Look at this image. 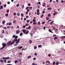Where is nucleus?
<instances>
[{"mask_svg":"<svg viewBox=\"0 0 65 65\" xmlns=\"http://www.w3.org/2000/svg\"><path fill=\"white\" fill-rule=\"evenodd\" d=\"M12 38H15L13 39L12 42H9L7 43V44L8 46H9V45H12L13 44V43H14L15 42H16V43L17 44H18V43H19L20 42V39L18 38V39H18V36H16L15 35H13Z\"/></svg>","mask_w":65,"mask_h":65,"instance_id":"f257e3e1","label":"nucleus"},{"mask_svg":"<svg viewBox=\"0 0 65 65\" xmlns=\"http://www.w3.org/2000/svg\"><path fill=\"white\" fill-rule=\"evenodd\" d=\"M2 45L3 47L1 48V50H3L4 48L6 46V44L4 43H2Z\"/></svg>","mask_w":65,"mask_h":65,"instance_id":"f03ea898","label":"nucleus"},{"mask_svg":"<svg viewBox=\"0 0 65 65\" xmlns=\"http://www.w3.org/2000/svg\"><path fill=\"white\" fill-rule=\"evenodd\" d=\"M9 57H3L1 58L0 59H9Z\"/></svg>","mask_w":65,"mask_h":65,"instance_id":"7ed1b4c3","label":"nucleus"},{"mask_svg":"<svg viewBox=\"0 0 65 65\" xmlns=\"http://www.w3.org/2000/svg\"><path fill=\"white\" fill-rule=\"evenodd\" d=\"M20 30H16V34H19L20 33Z\"/></svg>","mask_w":65,"mask_h":65,"instance_id":"20e7f679","label":"nucleus"},{"mask_svg":"<svg viewBox=\"0 0 65 65\" xmlns=\"http://www.w3.org/2000/svg\"><path fill=\"white\" fill-rule=\"evenodd\" d=\"M26 31H27V30L26 29H23L22 30V31L23 32L24 34H25Z\"/></svg>","mask_w":65,"mask_h":65,"instance_id":"39448f33","label":"nucleus"},{"mask_svg":"<svg viewBox=\"0 0 65 65\" xmlns=\"http://www.w3.org/2000/svg\"><path fill=\"white\" fill-rule=\"evenodd\" d=\"M29 32V31L28 30H27V31L25 32V34H28Z\"/></svg>","mask_w":65,"mask_h":65,"instance_id":"423d86ee","label":"nucleus"},{"mask_svg":"<svg viewBox=\"0 0 65 65\" xmlns=\"http://www.w3.org/2000/svg\"><path fill=\"white\" fill-rule=\"evenodd\" d=\"M45 5H46V4L45 3H44L42 5V6H44V7H45Z\"/></svg>","mask_w":65,"mask_h":65,"instance_id":"0eeeda50","label":"nucleus"},{"mask_svg":"<svg viewBox=\"0 0 65 65\" xmlns=\"http://www.w3.org/2000/svg\"><path fill=\"white\" fill-rule=\"evenodd\" d=\"M23 46H21V47H18V49H19V50H20L21 49V48H23Z\"/></svg>","mask_w":65,"mask_h":65,"instance_id":"6e6552de","label":"nucleus"},{"mask_svg":"<svg viewBox=\"0 0 65 65\" xmlns=\"http://www.w3.org/2000/svg\"><path fill=\"white\" fill-rule=\"evenodd\" d=\"M37 5H38V4H39L40 5H41V3H40V2H39L37 3Z\"/></svg>","mask_w":65,"mask_h":65,"instance_id":"1a4fd4ad","label":"nucleus"},{"mask_svg":"<svg viewBox=\"0 0 65 65\" xmlns=\"http://www.w3.org/2000/svg\"><path fill=\"white\" fill-rule=\"evenodd\" d=\"M3 7L2 6H0V10L2 9H3Z\"/></svg>","mask_w":65,"mask_h":65,"instance_id":"9d476101","label":"nucleus"},{"mask_svg":"<svg viewBox=\"0 0 65 65\" xmlns=\"http://www.w3.org/2000/svg\"><path fill=\"white\" fill-rule=\"evenodd\" d=\"M5 16L6 17H7L8 16V13L6 14H5Z\"/></svg>","mask_w":65,"mask_h":65,"instance_id":"9b49d317","label":"nucleus"},{"mask_svg":"<svg viewBox=\"0 0 65 65\" xmlns=\"http://www.w3.org/2000/svg\"><path fill=\"white\" fill-rule=\"evenodd\" d=\"M5 20H4V21H3V22H2V23L3 24V25H4V23H5Z\"/></svg>","mask_w":65,"mask_h":65,"instance_id":"f8f14e48","label":"nucleus"},{"mask_svg":"<svg viewBox=\"0 0 65 65\" xmlns=\"http://www.w3.org/2000/svg\"><path fill=\"white\" fill-rule=\"evenodd\" d=\"M58 39V37H56L54 38V40H56V39Z\"/></svg>","mask_w":65,"mask_h":65,"instance_id":"ddd939ff","label":"nucleus"},{"mask_svg":"<svg viewBox=\"0 0 65 65\" xmlns=\"http://www.w3.org/2000/svg\"><path fill=\"white\" fill-rule=\"evenodd\" d=\"M57 12H54V13L53 14V15H56V14H57Z\"/></svg>","mask_w":65,"mask_h":65,"instance_id":"4468645a","label":"nucleus"},{"mask_svg":"<svg viewBox=\"0 0 65 65\" xmlns=\"http://www.w3.org/2000/svg\"><path fill=\"white\" fill-rule=\"evenodd\" d=\"M52 8H47V10H51V9Z\"/></svg>","mask_w":65,"mask_h":65,"instance_id":"2eb2a0df","label":"nucleus"},{"mask_svg":"<svg viewBox=\"0 0 65 65\" xmlns=\"http://www.w3.org/2000/svg\"><path fill=\"white\" fill-rule=\"evenodd\" d=\"M28 29H31V26H28Z\"/></svg>","mask_w":65,"mask_h":65,"instance_id":"dca6fc26","label":"nucleus"},{"mask_svg":"<svg viewBox=\"0 0 65 65\" xmlns=\"http://www.w3.org/2000/svg\"><path fill=\"white\" fill-rule=\"evenodd\" d=\"M29 42L30 43V44H31V43H32V41L31 40H30L29 41Z\"/></svg>","mask_w":65,"mask_h":65,"instance_id":"f3484780","label":"nucleus"},{"mask_svg":"<svg viewBox=\"0 0 65 65\" xmlns=\"http://www.w3.org/2000/svg\"><path fill=\"white\" fill-rule=\"evenodd\" d=\"M54 21H53L51 22L50 23V24H52L53 23V22H54Z\"/></svg>","mask_w":65,"mask_h":65,"instance_id":"a211bd4d","label":"nucleus"},{"mask_svg":"<svg viewBox=\"0 0 65 65\" xmlns=\"http://www.w3.org/2000/svg\"><path fill=\"white\" fill-rule=\"evenodd\" d=\"M42 46L41 45H38V47H41Z\"/></svg>","mask_w":65,"mask_h":65,"instance_id":"6ab92c4d","label":"nucleus"},{"mask_svg":"<svg viewBox=\"0 0 65 65\" xmlns=\"http://www.w3.org/2000/svg\"><path fill=\"white\" fill-rule=\"evenodd\" d=\"M17 14L18 16H19L20 15V13H17Z\"/></svg>","mask_w":65,"mask_h":65,"instance_id":"aec40b11","label":"nucleus"},{"mask_svg":"<svg viewBox=\"0 0 65 65\" xmlns=\"http://www.w3.org/2000/svg\"><path fill=\"white\" fill-rule=\"evenodd\" d=\"M51 15L50 14H49L48 15V17H51Z\"/></svg>","mask_w":65,"mask_h":65,"instance_id":"412c9836","label":"nucleus"},{"mask_svg":"<svg viewBox=\"0 0 65 65\" xmlns=\"http://www.w3.org/2000/svg\"><path fill=\"white\" fill-rule=\"evenodd\" d=\"M0 62H1V63H2L3 62V60H0Z\"/></svg>","mask_w":65,"mask_h":65,"instance_id":"4be33fe9","label":"nucleus"},{"mask_svg":"<svg viewBox=\"0 0 65 65\" xmlns=\"http://www.w3.org/2000/svg\"><path fill=\"white\" fill-rule=\"evenodd\" d=\"M35 21H36V20L33 19V23H35Z\"/></svg>","mask_w":65,"mask_h":65,"instance_id":"5701e85b","label":"nucleus"},{"mask_svg":"<svg viewBox=\"0 0 65 65\" xmlns=\"http://www.w3.org/2000/svg\"><path fill=\"white\" fill-rule=\"evenodd\" d=\"M37 15H39L40 14V13H39V12H37Z\"/></svg>","mask_w":65,"mask_h":65,"instance_id":"b1692460","label":"nucleus"},{"mask_svg":"<svg viewBox=\"0 0 65 65\" xmlns=\"http://www.w3.org/2000/svg\"><path fill=\"white\" fill-rule=\"evenodd\" d=\"M49 32H50L51 33H53V32H52V31L51 30V29H49Z\"/></svg>","mask_w":65,"mask_h":65,"instance_id":"393cba45","label":"nucleus"},{"mask_svg":"<svg viewBox=\"0 0 65 65\" xmlns=\"http://www.w3.org/2000/svg\"><path fill=\"white\" fill-rule=\"evenodd\" d=\"M26 28V25H24L23 27V28Z\"/></svg>","mask_w":65,"mask_h":65,"instance_id":"a878e982","label":"nucleus"},{"mask_svg":"<svg viewBox=\"0 0 65 65\" xmlns=\"http://www.w3.org/2000/svg\"><path fill=\"white\" fill-rule=\"evenodd\" d=\"M6 4H4V7H5V8L6 7Z\"/></svg>","mask_w":65,"mask_h":65,"instance_id":"bb28decb","label":"nucleus"},{"mask_svg":"<svg viewBox=\"0 0 65 65\" xmlns=\"http://www.w3.org/2000/svg\"><path fill=\"white\" fill-rule=\"evenodd\" d=\"M12 25V24L11 23V22H10L9 23V25Z\"/></svg>","mask_w":65,"mask_h":65,"instance_id":"cd10ccee","label":"nucleus"},{"mask_svg":"<svg viewBox=\"0 0 65 65\" xmlns=\"http://www.w3.org/2000/svg\"><path fill=\"white\" fill-rule=\"evenodd\" d=\"M31 57V56H29H29H28L27 57L28 59H29V58H30Z\"/></svg>","mask_w":65,"mask_h":65,"instance_id":"c85d7f7f","label":"nucleus"},{"mask_svg":"<svg viewBox=\"0 0 65 65\" xmlns=\"http://www.w3.org/2000/svg\"><path fill=\"white\" fill-rule=\"evenodd\" d=\"M13 23H14L15 24V23H16V21L15 20L13 22Z\"/></svg>","mask_w":65,"mask_h":65,"instance_id":"c756f323","label":"nucleus"},{"mask_svg":"<svg viewBox=\"0 0 65 65\" xmlns=\"http://www.w3.org/2000/svg\"><path fill=\"white\" fill-rule=\"evenodd\" d=\"M20 36H22L23 35V33H21L20 34Z\"/></svg>","mask_w":65,"mask_h":65,"instance_id":"7c9ffc66","label":"nucleus"},{"mask_svg":"<svg viewBox=\"0 0 65 65\" xmlns=\"http://www.w3.org/2000/svg\"><path fill=\"white\" fill-rule=\"evenodd\" d=\"M37 12H39V9H37Z\"/></svg>","mask_w":65,"mask_h":65,"instance_id":"2f4dec72","label":"nucleus"},{"mask_svg":"<svg viewBox=\"0 0 65 65\" xmlns=\"http://www.w3.org/2000/svg\"><path fill=\"white\" fill-rule=\"evenodd\" d=\"M21 15L22 16V17H24V14H21Z\"/></svg>","mask_w":65,"mask_h":65,"instance_id":"473e14b6","label":"nucleus"},{"mask_svg":"<svg viewBox=\"0 0 65 65\" xmlns=\"http://www.w3.org/2000/svg\"><path fill=\"white\" fill-rule=\"evenodd\" d=\"M9 10H7L6 12L7 13H8L9 12Z\"/></svg>","mask_w":65,"mask_h":65,"instance_id":"72a5a7b5","label":"nucleus"},{"mask_svg":"<svg viewBox=\"0 0 65 65\" xmlns=\"http://www.w3.org/2000/svg\"><path fill=\"white\" fill-rule=\"evenodd\" d=\"M56 35H53V37H56Z\"/></svg>","mask_w":65,"mask_h":65,"instance_id":"f704fd0d","label":"nucleus"},{"mask_svg":"<svg viewBox=\"0 0 65 65\" xmlns=\"http://www.w3.org/2000/svg\"><path fill=\"white\" fill-rule=\"evenodd\" d=\"M13 14L14 15H16V14H17V13H13Z\"/></svg>","mask_w":65,"mask_h":65,"instance_id":"c9c22d12","label":"nucleus"},{"mask_svg":"<svg viewBox=\"0 0 65 65\" xmlns=\"http://www.w3.org/2000/svg\"><path fill=\"white\" fill-rule=\"evenodd\" d=\"M36 48H37V47L36 46H35V47H34V49H36Z\"/></svg>","mask_w":65,"mask_h":65,"instance_id":"e433bc0d","label":"nucleus"},{"mask_svg":"<svg viewBox=\"0 0 65 65\" xmlns=\"http://www.w3.org/2000/svg\"><path fill=\"white\" fill-rule=\"evenodd\" d=\"M10 2H7L8 4H10Z\"/></svg>","mask_w":65,"mask_h":65,"instance_id":"4c0bfd02","label":"nucleus"},{"mask_svg":"<svg viewBox=\"0 0 65 65\" xmlns=\"http://www.w3.org/2000/svg\"><path fill=\"white\" fill-rule=\"evenodd\" d=\"M27 5H28V6H29L31 5H30V4H28Z\"/></svg>","mask_w":65,"mask_h":65,"instance_id":"58836bf2","label":"nucleus"},{"mask_svg":"<svg viewBox=\"0 0 65 65\" xmlns=\"http://www.w3.org/2000/svg\"><path fill=\"white\" fill-rule=\"evenodd\" d=\"M45 13V11H43V12L42 13V14H43Z\"/></svg>","mask_w":65,"mask_h":65,"instance_id":"ea45409f","label":"nucleus"},{"mask_svg":"<svg viewBox=\"0 0 65 65\" xmlns=\"http://www.w3.org/2000/svg\"><path fill=\"white\" fill-rule=\"evenodd\" d=\"M17 62H18V61L16 60V61H15V63H17Z\"/></svg>","mask_w":65,"mask_h":65,"instance_id":"a19ab883","label":"nucleus"},{"mask_svg":"<svg viewBox=\"0 0 65 65\" xmlns=\"http://www.w3.org/2000/svg\"><path fill=\"white\" fill-rule=\"evenodd\" d=\"M48 57H50L51 56V54H49L48 55Z\"/></svg>","mask_w":65,"mask_h":65,"instance_id":"79ce46f5","label":"nucleus"},{"mask_svg":"<svg viewBox=\"0 0 65 65\" xmlns=\"http://www.w3.org/2000/svg\"><path fill=\"white\" fill-rule=\"evenodd\" d=\"M2 33H4V30H3V32H2Z\"/></svg>","mask_w":65,"mask_h":65,"instance_id":"37998d69","label":"nucleus"},{"mask_svg":"<svg viewBox=\"0 0 65 65\" xmlns=\"http://www.w3.org/2000/svg\"><path fill=\"white\" fill-rule=\"evenodd\" d=\"M26 14H28V12H27V11L26 12H25Z\"/></svg>","mask_w":65,"mask_h":65,"instance_id":"c03bdc74","label":"nucleus"},{"mask_svg":"<svg viewBox=\"0 0 65 65\" xmlns=\"http://www.w3.org/2000/svg\"><path fill=\"white\" fill-rule=\"evenodd\" d=\"M34 55H35V56H37V54L36 53H35L34 54Z\"/></svg>","mask_w":65,"mask_h":65,"instance_id":"a18cd8bd","label":"nucleus"},{"mask_svg":"<svg viewBox=\"0 0 65 65\" xmlns=\"http://www.w3.org/2000/svg\"><path fill=\"white\" fill-rule=\"evenodd\" d=\"M32 65H36L35 64V63H32Z\"/></svg>","mask_w":65,"mask_h":65,"instance_id":"49530a36","label":"nucleus"},{"mask_svg":"<svg viewBox=\"0 0 65 65\" xmlns=\"http://www.w3.org/2000/svg\"><path fill=\"white\" fill-rule=\"evenodd\" d=\"M46 19L47 20H48L49 19V18L48 17H46Z\"/></svg>","mask_w":65,"mask_h":65,"instance_id":"de8ad7c7","label":"nucleus"},{"mask_svg":"<svg viewBox=\"0 0 65 65\" xmlns=\"http://www.w3.org/2000/svg\"><path fill=\"white\" fill-rule=\"evenodd\" d=\"M0 37L1 38H3V36L1 35L0 36Z\"/></svg>","mask_w":65,"mask_h":65,"instance_id":"09e8293b","label":"nucleus"},{"mask_svg":"<svg viewBox=\"0 0 65 65\" xmlns=\"http://www.w3.org/2000/svg\"><path fill=\"white\" fill-rule=\"evenodd\" d=\"M28 17H29V16H27L26 17V19H28Z\"/></svg>","mask_w":65,"mask_h":65,"instance_id":"8fccbe9b","label":"nucleus"},{"mask_svg":"<svg viewBox=\"0 0 65 65\" xmlns=\"http://www.w3.org/2000/svg\"><path fill=\"white\" fill-rule=\"evenodd\" d=\"M29 21H30L29 20H27V23H29Z\"/></svg>","mask_w":65,"mask_h":65,"instance_id":"3c124183","label":"nucleus"},{"mask_svg":"<svg viewBox=\"0 0 65 65\" xmlns=\"http://www.w3.org/2000/svg\"><path fill=\"white\" fill-rule=\"evenodd\" d=\"M3 29H6V27H4L3 28Z\"/></svg>","mask_w":65,"mask_h":65,"instance_id":"603ef678","label":"nucleus"},{"mask_svg":"<svg viewBox=\"0 0 65 65\" xmlns=\"http://www.w3.org/2000/svg\"><path fill=\"white\" fill-rule=\"evenodd\" d=\"M53 65H55V62H53Z\"/></svg>","mask_w":65,"mask_h":65,"instance_id":"864d4df0","label":"nucleus"},{"mask_svg":"<svg viewBox=\"0 0 65 65\" xmlns=\"http://www.w3.org/2000/svg\"><path fill=\"white\" fill-rule=\"evenodd\" d=\"M25 25H26V26H28V24L27 23Z\"/></svg>","mask_w":65,"mask_h":65,"instance_id":"5fc2aeb1","label":"nucleus"},{"mask_svg":"<svg viewBox=\"0 0 65 65\" xmlns=\"http://www.w3.org/2000/svg\"><path fill=\"white\" fill-rule=\"evenodd\" d=\"M44 23H45V22H42V24H44Z\"/></svg>","mask_w":65,"mask_h":65,"instance_id":"6e6d98bb","label":"nucleus"},{"mask_svg":"<svg viewBox=\"0 0 65 65\" xmlns=\"http://www.w3.org/2000/svg\"><path fill=\"white\" fill-rule=\"evenodd\" d=\"M33 59L34 60H36V58H33Z\"/></svg>","mask_w":65,"mask_h":65,"instance_id":"4d7b16f0","label":"nucleus"},{"mask_svg":"<svg viewBox=\"0 0 65 65\" xmlns=\"http://www.w3.org/2000/svg\"><path fill=\"white\" fill-rule=\"evenodd\" d=\"M56 64L58 65V64H59V63H58V62H56Z\"/></svg>","mask_w":65,"mask_h":65,"instance_id":"13d9d810","label":"nucleus"},{"mask_svg":"<svg viewBox=\"0 0 65 65\" xmlns=\"http://www.w3.org/2000/svg\"><path fill=\"white\" fill-rule=\"evenodd\" d=\"M6 25H7V26H8V25H9V23H7L6 24Z\"/></svg>","mask_w":65,"mask_h":65,"instance_id":"bf43d9fd","label":"nucleus"},{"mask_svg":"<svg viewBox=\"0 0 65 65\" xmlns=\"http://www.w3.org/2000/svg\"><path fill=\"white\" fill-rule=\"evenodd\" d=\"M26 20H27V19L25 18L24 19V21H26Z\"/></svg>","mask_w":65,"mask_h":65,"instance_id":"052dcab7","label":"nucleus"},{"mask_svg":"<svg viewBox=\"0 0 65 65\" xmlns=\"http://www.w3.org/2000/svg\"><path fill=\"white\" fill-rule=\"evenodd\" d=\"M38 24H39V25H40V22H39L38 23Z\"/></svg>","mask_w":65,"mask_h":65,"instance_id":"680f3d73","label":"nucleus"},{"mask_svg":"<svg viewBox=\"0 0 65 65\" xmlns=\"http://www.w3.org/2000/svg\"><path fill=\"white\" fill-rule=\"evenodd\" d=\"M4 63H6V60H4Z\"/></svg>","mask_w":65,"mask_h":65,"instance_id":"e2e57ef3","label":"nucleus"},{"mask_svg":"<svg viewBox=\"0 0 65 65\" xmlns=\"http://www.w3.org/2000/svg\"><path fill=\"white\" fill-rule=\"evenodd\" d=\"M33 22L32 21H31L30 22V24H32Z\"/></svg>","mask_w":65,"mask_h":65,"instance_id":"0e129e2a","label":"nucleus"},{"mask_svg":"<svg viewBox=\"0 0 65 65\" xmlns=\"http://www.w3.org/2000/svg\"><path fill=\"white\" fill-rule=\"evenodd\" d=\"M22 8H24V5L22 6Z\"/></svg>","mask_w":65,"mask_h":65,"instance_id":"69168bd1","label":"nucleus"},{"mask_svg":"<svg viewBox=\"0 0 65 65\" xmlns=\"http://www.w3.org/2000/svg\"><path fill=\"white\" fill-rule=\"evenodd\" d=\"M19 6V4H18L17 5V7H18Z\"/></svg>","mask_w":65,"mask_h":65,"instance_id":"338daca9","label":"nucleus"},{"mask_svg":"<svg viewBox=\"0 0 65 65\" xmlns=\"http://www.w3.org/2000/svg\"><path fill=\"white\" fill-rule=\"evenodd\" d=\"M7 65H13L12 64H8Z\"/></svg>","mask_w":65,"mask_h":65,"instance_id":"774afa93","label":"nucleus"}]
</instances>
